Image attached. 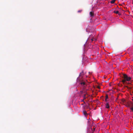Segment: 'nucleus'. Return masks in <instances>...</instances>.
I'll use <instances>...</instances> for the list:
<instances>
[{"label": "nucleus", "instance_id": "9b49d317", "mask_svg": "<svg viewBox=\"0 0 133 133\" xmlns=\"http://www.w3.org/2000/svg\"><path fill=\"white\" fill-rule=\"evenodd\" d=\"M132 100L133 101V99H132ZM130 109L133 111V103L132 104V107L130 108Z\"/></svg>", "mask_w": 133, "mask_h": 133}, {"label": "nucleus", "instance_id": "9d476101", "mask_svg": "<svg viewBox=\"0 0 133 133\" xmlns=\"http://www.w3.org/2000/svg\"><path fill=\"white\" fill-rule=\"evenodd\" d=\"M118 14V15L119 16L121 15V14L117 10V14Z\"/></svg>", "mask_w": 133, "mask_h": 133}, {"label": "nucleus", "instance_id": "423d86ee", "mask_svg": "<svg viewBox=\"0 0 133 133\" xmlns=\"http://www.w3.org/2000/svg\"><path fill=\"white\" fill-rule=\"evenodd\" d=\"M90 14L91 16L92 17L94 16V13L92 12H90Z\"/></svg>", "mask_w": 133, "mask_h": 133}, {"label": "nucleus", "instance_id": "f257e3e1", "mask_svg": "<svg viewBox=\"0 0 133 133\" xmlns=\"http://www.w3.org/2000/svg\"><path fill=\"white\" fill-rule=\"evenodd\" d=\"M123 76L124 78V79L122 80V82L124 84H130L129 83H128L126 82V81H129L131 79V78L130 77L128 76L126 74H123L122 75Z\"/></svg>", "mask_w": 133, "mask_h": 133}, {"label": "nucleus", "instance_id": "39448f33", "mask_svg": "<svg viewBox=\"0 0 133 133\" xmlns=\"http://www.w3.org/2000/svg\"><path fill=\"white\" fill-rule=\"evenodd\" d=\"M80 84L82 85H83L84 87H85V85H86L85 83L84 82H81Z\"/></svg>", "mask_w": 133, "mask_h": 133}, {"label": "nucleus", "instance_id": "f3484780", "mask_svg": "<svg viewBox=\"0 0 133 133\" xmlns=\"http://www.w3.org/2000/svg\"><path fill=\"white\" fill-rule=\"evenodd\" d=\"M114 13H115L116 14V10H115V11H114Z\"/></svg>", "mask_w": 133, "mask_h": 133}, {"label": "nucleus", "instance_id": "f8f14e48", "mask_svg": "<svg viewBox=\"0 0 133 133\" xmlns=\"http://www.w3.org/2000/svg\"><path fill=\"white\" fill-rule=\"evenodd\" d=\"M90 40H91V41L92 42L93 41H94V40H96L95 39L93 38L90 39Z\"/></svg>", "mask_w": 133, "mask_h": 133}, {"label": "nucleus", "instance_id": "ddd939ff", "mask_svg": "<svg viewBox=\"0 0 133 133\" xmlns=\"http://www.w3.org/2000/svg\"><path fill=\"white\" fill-rule=\"evenodd\" d=\"M126 106L127 107H129L130 106V105H129V103H127L126 104Z\"/></svg>", "mask_w": 133, "mask_h": 133}, {"label": "nucleus", "instance_id": "a211bd4d", "mask_svg": "<svg viewBox=\"0 0 133 133\" xmlns=\"http://www.w3.org/2000/svg\"><path fill=\"white\" fill-rule=\"evenodd\" d=\"M126 87H127V88H128V89H130V88H129V87H127V86H126Z\"/></svg>", "mask_w": 133, "mask_h": 133}, {"label": "nucleus", "instance_id": "7ed1b4c3", "mask_svg": "<svg viewBox=\"0 0 133 133\" xmlns=\"http://www.w3.org/2000/svg\"><path fill=\"white\" fill-rule=\"evenodd\" d=\"M105 107L107 108H109L110 107V106L109 104V103L108 102L106 104Z\"/></svg>", "mask_w": 133, "mask_h": 133}, {"label": "nucleus", "instance_id": "2eb2a0df", "mask_svg": "<svg viewBox=\"0 0 133 133\" xmlns=\"http://www.w3.org/2000/svg\"><path fill=\"white\" fill-rule=\"evenodd\" d=\"M82 10H78V12H81V11H82Z\"/></svg>", "mask_w": 133, "mask_h": 133}, {"label": "nucleus", "instance_id": "412c9836", "mask_svg": "<svg viewBox=\"0 0 133 133\" xmlns=\"http://www.w3.org/2000/svg\"><path fill=\"white\" fill-rule=\"evenodd\" d=\"M90 39V38H89V40Z\"/></svg>", "mask_w": 133, "mask_h": 133}, {"label": "nucleus", "instance_id": "4be33fe9", "mask_svg": "<svg viewBox=\"0 0 133 133\" xmlns=\"http://www.w3.org/2000/svg\"><path fill=\"white\" fill-rule=\"evenodd\" d=\"M92 129V127H91Z\"/></svg>", "mask_w": 133, "mask_h": 133}, {"label": "nucleus", "instance_id": "20e7f679", "mask_svg": "<svg viewBox=\"0 0 133 133\" xmlns=\"http://www.w3.org/2000/svg\"><path fill=\"white\" fill-rule=\"evenodd\" d=\"M83 114L85 116H87L88 115L87 113L85 111H83Z\"/></svg>", "mask_w": 133, "mask_h": 133}, {"label": "nucleus", "instance_id": "1a4fd4ad", "mask_svg": "<svg viewBox=\"0 0 133 133\" xmlns=\"http://www.w3.org/2000/svg\"><path fill=\"white\" fill-rule=\"evenodd\" d=\"M116 0H112L111 1V3H114L115 2Z\"/></svg>", "mask_w": 133, "mask_h": 133}, {"label": "nucleus", "instance_id": "aec40b11", "mask_svg": "<svg viewBox=\"0 0 133 133\" xmlns=\"http://www.w3.org/2000/svg\"><path fill=\"white\" fill-rule=\"evenodd\" d=\"M115 101H116V98Z\"/></svg>", "mask_w": 133, "mask_h": 133}, {"label": "nucleus", "instance_id": "0eeeda50", "mask_svg": "<svg viewBox=\"0 0 133 133\" xmlns=\"http://www.w3.org/2000/svg\"><path fill=\"white\" fill-rule=\"evenodd\" d=\"M84 74V72L83 71H82V72L80 73L79 75V76H81L82 75H83Z\"/></svg>", "mask_w": 133, "mask_h": 133}, {"label": "nucleus", "instance_id": "6e6552de", "mask_svg": "<svg viewBox=\"0 0 133 133\" xmlns=\"http://www.w3.org/2000/svg\"><path fill=\"white\" fill-rule=\"evenodd\" d=\"M108 98V96L107 95H106L105 96V101L107 102V99Z\"/></svg>", "mask_w": 133, "mask_h": 133}, {"label": "nucleus", "instance_id": "6ab92c4d", "mask_svg": "<svg viewBox=\"0 0 133 133\" xmlns=\"http://www.w3.org/2000/svg\"><path fill=\"white\" fill-rule=\"evenodd\" d=\"M118 96V95L117 96V97Z\"/></svg>", "mask_w": 133, "mask_h": 133}, {"label": "nucleus", "instance_id": "dca6fc26", "mask_svg": "<svg viewBox=\"0 0 133 133\" xmlns=\"http://www.w3.org/2000/svg\"><path fill=\"white\" fill-rule=\"evenodd\" d=\"M97 88H98L99 89H100V87L99 86H98L97 87Z\"/></svg>", "mask_w": 133, "mask_h": 133}, {"label": "nucleus", "instance_id": "f03ea898", "mask_svg": "<svg viewBox=\"0 0 133 133\" xmlns=\"http://www.w3.org/2000/svg\"><path fill=\"white\" fill-rule=\"evenodd\" d=\"M112 89H113L112 90V94H115L116 91H115V90L116 89L114 87H113Z\"/></svg>", "mask_w": 133, "mask_h": 133}, {"label": "nucleus", "instance_id": "4468645a", "mask_svg": "<svg viewBox=\"0 0 133 133\" xmlns=\"http://www.w3.org/2000/svg\"><path fill=\"white\" fill-rule=\"evenodd\" d=\"M96 128V127H95V126H94L93 127V129H94V131H95V130Z\"/></svg>", "mask_w": 133, "mask_h": 133}]
</instances>
